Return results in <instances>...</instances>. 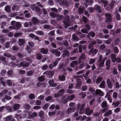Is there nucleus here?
Listing matches in <instances>:
<instances>
[{"label":"nucleus","mask_w":121,"mask_h":121,"mask_svg":"<svg viewBox=\"0 0 121 121\" xmlns=\"http://www.w3.org/2000/svg\"><path fill=\"white\" fill-rule=\"evenodd\" d=\"M100 2L103 4L106 10L111 11L113 9L115 3V1L114 0H112L110 4H108V1L106 0H100Z\"/></svg>","instance_id":"f257e3e1"},{"label":"nucleus","mask_w":121,"mask_h":121,"mask_svg":"<svg viewBox=\"0 0 121 121\" xmlns=\"http://www.w3.org/2000/svg\"><path fill=\"white\" fill-rule=\"evenodd\" d=\"M105 16L106 23L107 24H111L112 22L111 15L109 13H106L105 14Z\"/></svg>","instance_id":"f03ea898"},{"label":"nucleus","mask_w":121,"mask_h":121,"mask_svg":"<svg viewBox=\"0 0 121 121\" xmlns=\"http://www.w3.org/2000/svg\"><path fill=\"white\" fill-rule=\"evenodd\" d=\"M70 22L71 20L69 19V15L66 16L65 18L63 21V22L65 26H70Z\"/></svg>","instance_id":"7ed1b4c3"},{"label":"nucleus","mask_w":121,"mask_h":121,"mask_svg":"<svg viewBox=\"0 0 121 121\" xmlns=\"http://www.w3.org/2000/svg\"><path fill=\"white\" fill-rule=\"evenodd\" d=\"M29 62H26L25 61H23L21 62L19 64H17V65L19 66V67H27L29 66Z\"/></svg>","instance_id":"20e7f679"},{"label":"nucleus","mask_w":121,"mask_h":121,"mask_svg":"<svg viewBox=\"0 0 121 121\" xmlns=\"http://www.w3.org/2000/svg\"><path fill=\"white\" fill-rule=\"evenodd\" d=\"M86 58V56L84 53L82 54L80 56L78 60L79 64H80L84 62Z\"/></svg>","instance_id":"39448f33"},{"label":"nucleus","mask_w":121,"mask_h":121,"mask_svg":"<svg viewBox=\"0 0 121 121\" xmlns=\"http://www.w3.org/2000/svg\"><path fill=\"white\" fill-rule=\"evenodd\" d=\"M58 2L61 5H64L66 7L69 6V4L67 1L64 0H58Z\"/></svg>","instance_id":"423d86ee"},{"label":"nucleus","mask_w":121,"mask_h":121,"mask_svg":"<svg viewBox=\"0 0 121 121\" xmlns=\"http://www.w3.org/2000/svg\"><path fill=\"white\" fill-rule=\"evenodd\" d=\"M55 73L54 71H46L44 72L43 74H45L48 77H52L53 76Z\"/></svg>","instance_id":"0eeeda50"},{"label":"nucleus","mask_w":121,"mask_h":121,"mask_svg":"<svg viewBox=\"0 0 121 121\" xmlns=\"http://www.w3.org/2000/svg\"><path fill=\"white\" fill-rule=\"evenodd\" d=\"M94 8L96 11L98 13H101L102 12V10L101 9V7L97 4H95L94 6Z\"/></svg>","instance_id":"6e6552de"},{"label":"nucleus","mask_w":121,"mask_h":121,"mask_svg":"<svg viewBox=\"0 0 121 121\" xmlns=\"http://www.w3.org/2000/svg\"><path fill=\"white\" fill-rule=\"evenodd\" d=\"M25 113H27V114L28 115L29 118H33L34 117L36 116L37 115L36 112H34L32 114H31L30 112L28 111H25Z\"/></svg>","instance_id":"1a4fd4ad"},{"label":"nucleus","mask_w":121,"mask_h":121,"mask_svg":"<svg viewBox=\"0 0 121 121\" xmlns=\"http://www.w3.org/2000/svg\"><path fill=\"white\" fill-rule=\"evenodd\" d=\"M93 112L92 110H90V108H86L85 111V114L88 116H90Z\"/></svg>","instance_id":"9d476101"},{"label":"nucleus","mask_w":121,"mask_h":121,"mask_svg":"<svg viewBox=\"0 0 121 121\" xmlns=\"http://www.w3.org/2000/svg\"><path fill=\"white\" fill-rule=\"evenodd\" d=\"M95 35V34L92 31H90L89 33L87 36V39H90L91 37L94 38Z\"/></svg>","instance_id":"9b49d317"},{"label":"nucleus","mask_w":121,"mask_h":121,"mask_svg":"<svg viewBox=\"0 0 121 121\" xmlns=\"http://www.w3.org/2000/svg\"><path fill=\"white\" fill-rule=\"evenodd\" d=\"M105 65L106 67L105 68L106 69L109 70L111 67L110 60L108 59L106 60L105 62Z\"/></svg>","instance_id":"f8f14e48"},{"label":"nucleus","mask_w":121,"mask_h":121,"mask_svg":"<svg viewBox=\"0 0 121 121\" xmlns=\"http://www.w3.org/2000/svg\"><path fill=\"white\" fill-rule=\"evenodd\" d=\"M48 83L50 86L54 87L57 86L56 83H55L54 81L53 80H49Z\"/></svg>","instance_id":"ddd939ff"},{"label":"nucleus","mask_w":121,"mask_h":121,"mask_svg":"<svg viewBox=\"0 0 121 121\" xmlns=\"http://www.w3.org/2000/svg\"><path fill=\"white\" fill-rule=\"evenodd\" d=\"M85 2H84V4L85 7L86 8L88 5H91L94 2L93 0H85Z\"/></svg>","instance_id":"4468645a"},{"label":"nucleus","mask_w":121,"mask_h":121,"mask_svg":"<svg viewBox=\"0 0 121 121\" xmlns=\"http://www.w3.org/2000/svg\"><path fill=\"white\" fill-rule=\"evenodd\" d=\"M49 50L48 48H42L40 49V52L42 54H46L48 52Z\"/></svg>","instance_id":"2eb2a0df"},{"label":"nucleus","mask_w":121,"mask_h":121,"mask_svg":"<svg viewBox=\"0 0 121 121\" xmlns=\"http://www.w3.org/2000/svg\"><path fill=\"white\" fill-rule=\"evenodd\" d=\"M52 53L54 54L56 56L58 57L61 54L60 52L58 51L57 49H53L52 51Z\"/></svg>","instance_id":"dca6fc26"},{"label":"nucleus","mask_w":121,"mask_h":121,"mask_svg":"<svg viewBox=\"0 0 121 121\" xmlns=\"http://www.w3.org/2000/svg\"><path fill=\"white\" fill-rule=\"evenodd\" d=\"M106 82L108 88L109 89H111L113 86V85L110 79L108 78Z\"/></svg>","instance_id":"f3484780"},{"label":"nucleus","mask_w":121,"mask_h":121,"mask_svg":"<svg viewBox=\"0 0 121 121\" xmlns=\"http://www.w3.org/2000/svg\"><path fill=\"white\" fill-rule=\"evenodd\" d=\"M98 51V50L96 49L94 50L93 48H92L89 51V54L90 55H94L97 53Z\"/></svg>","instance_id":"a211bd4d"},{"label":"nucleus","mask_w":121,"mask_h":121,"mask_svg":"<svg viewBox=\"0 0 121 121\" xmlns=\"http://www.w3.org/2000/svg\"><path fill=\"white\" fill-rule=\"evenodd\" d=\"M85 10V8L82 6H80L78 9V12L79 14L81 15L83 13L84 10Z\"/></svg>","instance_id":"6ab92c4d"},{"label":"nucleus","mask_w":121,"mask_h":121,"mask_svg":"<svg viewBox=\"0 0 121 121\" xmlns=\"http://www.w3.org/2000/svg\"><path fill=\"white\" fill-rule=\"evenodd\" d=\"M63 53L62 54V57L65 58L66 57L68 56L69 55V51L67 50H65L63 51Z\"/></svg>","instance_id":"aec40b11"},{"label":"nucleus","mask_w":121,"mask_h":121,"mask_svg":"<svg viewBox=\"0 0 121 121\" xmlns=\"http://www.w3.org/2000/svg\"><path fill=\"white\" fill-rule=\"evenodd\" d=\"M31 21L34 25L38 24L39 22V21L38 19L35 17H33L31 19Z\"/></svg>","instance_id":"412c9836"},{"label":"nucleus","mask_w":121,"mask_h":121,"mask_svg":"<svg viewBox=\"0 0 121 121\" xmlns=\"http://www.w3.org/2000/svg\"><path fill=\"white\" fill-rule=\"evenodd\" d=\"M68 100L67 97H66L65 96H64L61 98V101L63 104L66 103Z\"/></svg>","instance_id":"4be33fe9"},{"label":"nucleus","mask_w":121,"mask_h":121,"mask_svg":"<svg viewBox=\"0 0 121 121\" xmlns=\"http://www.w3.org/2000/svg\"><path fill=\"white\" fill-rule=\"evenodd\" d=\"M18 41V44L20 46H23L25 43V39H19Z\"/></svg>","instance_id":"5701e85b"},{"label":"nucleus","mask_w":121,"mask_h":121,"mask_svg":"<svg viewBox=\"0 0 121 121\" xmlns=\"http://www.w3.org/2000/svg\"><path fill=\"white\" fill-rule=\"evenodd\" d=\"M95 94L96 95H99L100 96H103L104 95V93L99 89H97L95 91Z\"/></svg>","instance_id":"b1692460"},{"label":"nucleus","mask_w":121,"mask_h":121,"mask_svg":"<svg viewBox=\"0 0 121 121\" xmlns=\"http://www.w3.org/2000/svg\"><path fill=\"white\" fill-rule=\"evenodd\" d=\"M75 110V108H68L67 110V114H70L72 112H74Z\"/></svg>","instance_id":"393cba45"},{"label":"nucleus","mask_w":121,"mask_h":121,"mask_svg":"<svg viewBox=\"0 0 121 121\" xmlns=\"http://www.w3.org/2000/svg\"><path fill=\"white\" fill-rule=\"evenodd\" d=\"M78 64V61L75 60L72 61L70 64V66L72 68H74L75 65H77Z\"/></svg>","instance_id":"a878e982"},{"label":"nucleus","mask_w":121,"mask_h":121,"mask_svg":"<svg viewBox=\"0 0 121 121\" xmlns=\"http://www.w3.org/2000/svg\"><path fill=\"white\" fill-rule=\"evenodd\" d=\"M5 11L7 12H10L11 11V7L9 5H7L4 8Z\"/></svg>","instance_id":"bb28decb"},{"label":"nucleus","mask_w":121,"mask_h":121,"mask_svg":"<svg viewBox=\"0 0 121 121\" xmlns=\"http://www.w3.org/2000/svg\"><path fill=\"white\" fill-rule=\"evenodd\" d=\"M112 114V111L110 110L107 111L104 114V117H108Z\"/></svg>","instance_id":"cd10ccee"},{"label":"nucleus","mask_w":121,"mask_h":121,"mask_svg":"<svg viewBox=\"0 0 121 121\" xmlns=\"http://www.w3.org/2000/svg\"><path fill=\"white\" fill-rule=\"evenodd\" d=\"M21 24L19 22H16L15 25L14 26L15 27L14 29L17 30H19L21 27Z\"/></svg>","instance_id":"c85d7f7f"},{"label":"nucleus","mask_w":121,"mask_h":121,"mask_svg":"<svg viewBox=\"0 0 121 121\" xmlns=\"http://www.w3.org/2000/svg\"><path fill=\"white\" fill-rule=\"evenodd\" d=\"M102 77H98L96 79L95 83L96 84H99L103 79Z\"/></svg>","instance_id":"c756f323"},{"label":"nucleus","mask_w":121,"mask_h":121,"mask_svg":"<svg viewBox=\"0 0 121 121\" xmlns=\"http://www.w3.org/2000/svg\"><path fill=\"white\" fill-rule=\"evenodd\" d=\"M56 17V20L58 21H60L64 19V17L61 15L57 14Z\"/></svg>","instance_id":"7c9ffc66"},{"label":"nucleus","mask_w":121,"mask_h":121,"mask_svg":"<svg viewBox=\"0 0 121 121\" xmlns=\"http://www.w3.org/2000/svg\"><path fill=\"white\" fill-rule=\"evenodd\" d=\"M23 107L24 109L26 110H29L31 108L29 104L26 103L24 104Z\"/></svg>","instance_id":"2f4dec72"},{"label":"nucleus","mask_w":121,"mask_h":121,"mask_svg":"<svg viewBox=\"0 0 121 121\" xmlns=\"http://www.w3.org/2000/svg\"><path fill=\"white\" fill-rule=\"evenodd\" d=\"M20 105L18 104H16L13 106V109L14 110L18 109L20 108Z\"/></svg>","instance_id":"473e14b6"},{"label":"nucleus","mask_w":121,"mask_h":121,"mask_svg":"<svg viewBox=\"0 0 121 121\" xmlns=\"http://www.w3.org/2000/svg\"><path fill=\"white\" fill-rule=\"evenodd\" d=\"M35 56H36L37 59L38 60H40L42 58V55L40 53H38L36 54Z\"/></svg>","instance_id":"72a5a7b5"},{"label":"nucleus","mask_w":121,"mask_h":121,"mask_svg":"<svg viewBox=\"0 0 121 121\" xmlns=\"http://www.w3.org/2000/svg\"><path fill=\"white\" fill-rule=\"evenodd\" d=\"M59 80L62 81H64L66 79V77L64 75H62V76H60L59 77Z\"/></svg>","instance_id":"f704fd0d"},{"label":"nucleus","mask_w":121,"mask_h":121,"mask_svg":"<svg viewBox=\"0 0 121 121\" xmlns=\"http://www.w3.org/2000/svg\"><path fill=\"white\" fill-rule=\"evenodd\" d=\"M105 82L104 81H102L99 85V87L102 88H104L105 87Z\"/></svg>","instance_id":"c9c22d12"},{"label":"nucleus","mask_w":121,"mask_h":121,"mask_svg":"<svg viewBox=\"0 0 121 121\" xmlns=\"http://www.w3.org/2000/svg\"><path fill=\"white\" fill-rule=\"evenodd\" d=\"M44 112L43 111H41L39 113V115L40 117L41 118H43L44 117Z\"/></svg>","instance_id":"e433bc0d"},{"label":"nucleus","mask_w":121,"mask_h":121,"mask_svg":"<svg viewBox=\"0 0 121 121\" xmlns=\"http://www.w3.org/2000/svg\"><path fill=\"white\" fill-rule=\"evenodd\" d=\"M82 19L83 22L85 24H86L88 22V19L87 17L85 16L82 17Z\"/></svg>","instance_id":"4c0bfd02"},{"label":"nucleus","mask_w":121,"mask_h":121,"mask_svg":"<svg viewBox=\"0 0 121 121\" xmlns=\"http://www.w3.org/2000/svg\"><path fill=\"white\" fill-rule=\"evenodd\" d=\"M57 14L54 12H52L49 13L50 16L52 18L56 17Z\"/></svg>","instance_id":"58836bf2"},{"label":"nucleus","mask_w":121,"mask_h":121,"mask_svg":"<svg viewBox=\"0 0 121 121\" xmlns=\"http://www.w3.org/2000/svg\"><path fill=\"white\" fill-rule=\"evenodd\" d=\"M38 80L39 81L43 82L45 80V79L44 78V76L42 75L39 77Z\"/></svg>","instance_id":"ea45409f"},{"label":"nucleus","mask_w":121,"mask_h":121,"mask_svg":"<svg viewBox=\"0 0 121 121\" xmlns=\"http://www.w3.org/2000/svg\"><path fill=\"white\" fill-rule=\"evenodd\" d=\"M86 65V63L83 62L80 65L78 66L79 68L80 69H82L85 67Z\"/></svg>","instance_id":"a19ab883"},{"label":"nucleus","mask_w":121,"mask_h":121,"mask_svg":"<svg viewBox=\"0 0 121 121\" xmlns=\"http://www.w3.org/2000/svg\"><path fill=\"white\" fill-rule=\"evenodd\" d=\"M75 95L74 94H72L71 95H68L67 96L68 100L71 101L74 98Z\"/></svg>","instance_id":"79ce46f5"},{"label":"nucleus","mask_w":121,"mask_h":121,"mask_svg":"<svg viewBox=\"0 0 121 121\" xmlns=\"http://www.w3.org/2000/svg\"><path fill=\"white\" fill-rule=\"evenodd\" d=\"M86 24L84 25V28L89 32L91 29L90 26L87 23Z\"/></svg>","instance_id":"37998d69"},{"label":"nucleus","mask_w":121,"mask_h":121,"mask_svg":"<svg viewBox=\"0 0 121 121\" xmlns=\"http://www.w3.org/2000/svg\"><path fill=\"white\" fill-rule=\"evenodd\" d=\"M82 82L80 81H78L77 83L76 86V87L77 88H79L81 86Z\"/></svg>","instance_id":"c03bdc74"},{"label":"nucleus","mask_w":121,"mask_h":121,"mask_svg":"<svg viewBox=\"0 0 121 121\" xmlns=\"http://www.w3.org/2000/svg\"><path fill=\"white\" fill-rule=\"evenodd\" d=\"M72 38L73 39L74 41H78V37L76 36L75 34H73L72 36Z\"/></svg>","instance_id":"a18cd8bd"},{"label":"nucleus","mask_w":121,"mask_h":121,"mask_svg":"<svg viewBox=\"0 0 121 121\" xmlns=\"http://www.w3.org/2000/svg\"><path fill=\"white\" fill-rule=\"evenodd\" d=\"M91 72L90 70H87L85 73V74H83V76L85 77V79L87 77L89 74Z\"/></svg>","instance_id":"49530a36"},{"label":"nucleus","mask_w":121,"mask_h":121,"mask_svg":"<svg viewBox=\"0 0 121 121\" xmlns=\"http://www.w3.org/2000/svg\"><path fill=\"white\" fill-rule=\"evenodd\" d=\"M12 115H9L4 118V120L6 121H9L12 118Z\"/></svg>","instance_id":"de8ad7c7"},{"label":"nucleus","mask_w":121,"mask_h":121,"mask_svg":"<svg viewBox=\"0 0 121 121\" xmlns=\"http://www.w3.org/2000/svg\"><path fill=\"white\" fill-rule=\"evenodd\" d=\"M13 70L12 69L9 70L7 72L8 75L9 76H11L13 75Z\"/></svg>","instance_id":"09e8293b"},{"label":"nucleus","mask_w":121,"mask_h":121,"mask_svg":"<svg viewBox=\"0 0 121 121\" xmlns=\"http://www.w3.org/2000/svg\"><path fill=\"white\" fill-rule=\"evenodd\" d=\"M49 105L47 103L45 104L43 107V109L45 110H46L48 108Z\"/></svg>","instance_id":"8fccbe9b"},{"label":"nucleus","mask_w":121,"mask_h":121,"mask_svg":"<svg viewBox=\"0 0 121 121\" xmlns=\"http://www.w3.org/2000/svg\"><path fill=\"white\" fill-rule=\"evenodd\" d=\"M85 108L80 107L79 113V114H82L85 111Z\"/></svg>","instance_id":"3c124183"},{"label":"nucleus","mask_w":121,"mask_h":121,"mask_svg":"<svg viewBox=\"0 0 121 121\" xmlns=\"http://www.w3.org/2000/svg\"><path fill=\"white\" fill-rule=\"evenodd\" d=\"M22 33L21 32L16 33L14 34V36L15 37H17L22 35Z\"/></svg>","instance_id":"603ef678"},{"label":"nucleus","mask_w":121,"mask_h":121,"mask_svg":"<svg viewBox=\"0 0 121 121\" xmlns=\"http://www.w3.org/2000/svg\"><path fill=\"white\" fill-rule=\"evenodd\" d=\"M112 72V73L114 75H117L118 73L117 69L115 67L113 68Z\"/></svg>","instance_id":"864d4df0"},{"label":"nucleus","mask_w":121,"mask_h":121,"mask_svg":"<svg viewBox=\"0 0 121 121\" xmlns=\"http://www.w3.org/2000/svg\"><path fill=\"white\" fill-rule=\"evenodd\" d=\"M120 103L118 101H117L116 102H113L112 105H113L115 107H116L120 104Z\"/></svg>","instance_id":"5fc2aeb1"},{"label":"nucleus","mask_w":121,"mask_h":121,"mask_svg":"<svg viewBox=\"0 0 121 121\" xmlns=\"http://www.w3.org/2000/svg\"><path fill=\"white\" fill-rule=\"evenodd\" d=\"M34 71L31 70L27 72V74L28 76H30L32 75L34 73Z\"/></svg>","instance_id":"6e6d98bb"},{"label":"nucleus","mask_w":121,"mask_h":121,"mask_svg":"<svg viewBox=\"0 0 121 121\" xmlns=\"http://www.w3.org/2000/svg\"><path fill=\"white\" fill-rule=\"evenodd\" d=\"M3 55L4 56L9 58L11 57V55L8 52L4 53L3 54Z\"/></svg>","instance_id":"4d7b16f0"},{"label":"nucleus","mask_w":121,"mask_h":121,"mask_svg":"<svg viewBox=\"0 0 121 121\" xmlns=\"http://www.w3.org/2000/svg\"><path fill=\"white\" fill-rule=\"evenodd\" d=\"M81 31L84 33L87 34L88 33V31L85 28H82L81 30Z\"/></svg>","instance_id":"13d9d810"},{"label":"nucleus","mask_w":121,"mask_h":121,"mask_svg":"<svg viewBox=\"0 0 121 121\" xmlns=\"http://www.w3.org/2000/svg\"><path fill=\"white\" fill-rule=\"evenodd\" d=\"M113 50L114 53L116 54H117L119 52V50L118 48L115 46L113 48Z\"/></svg>","instance_id":"bf43d9fd"},{"label":"nucleus","mask_w":121,"mask_h":121,"mask_svg":"<svg viewBox=\"0 0 121 121\" xmlns=\"http://www.w3.org/2000/svg\"><path fill=\"white\" fill-rule=\"evenodd\" d=\"M6 82L8 86H11L12 84V82L10 80H8L6 81Z\"/></svg>","instance_id":"052dcab7"},{"label":"nucleus","mask_w":121,"mask_h":121,"mask_svg":"<svg viewBox=\"0 0 121 121\" xmlns=\"http://www.w3.org/2000/svg\"><path fill=\"white\" fill-rule=\"evenodd\" d=\"M26 111V110L24 111V113L25 114H23L22 113L21 114V115H23V117L24 118L27 117V118H29V116L27 114H28L27 113H25V111Z\"/></svg>","instance_id":"680f3d73"},{"label":"nucleus","mask_w":121,"mask_h":121,"mask_svg":"<svg viewBox=\"0 0 121 121\" xmlns=\"http://www.w3.org/2000/svg\"><path fill=\"white\" fill-rule=\"evenodd\" d=\"M29 98L30 99H33L35 98V95L33 94H30L29 96Z\"/></svg>","instance_id":"e2e57ef3"},{"label":"nucleus","mask_w":121,"mask_h":121,"mask_svg":"<svg viewBox=\"0 0 121 121\" xmlns=\"http://www.w3.org/2000/svg\"><path fill=\"white\" fill-rule=\"evenodd\" d=\"M107 103L105 101H103L101 104L102 107L103 108H104L107 107Z\"/></svg>","instance_id":"0e129e2a"},{"label":"nucleus","mask_w":121,"mask_h":121,"mask_svg":"<svg viewBox=\"0 0 121 121\" xmlns=\"http://www.w3.org/2000/svg\"><path fill=\"white\" fill-rule=\"evenodd\" d=\"M26 48L28 52L30 53L31 52V49L29 46L27 45Z\"/></svg>","instance_id":"69168bd1"},{"label":"nucleus","mask_w":121,"mask_h":121,"mask_svg":"<svg viewBox=\"0 0 121 121\" xmlns=\"http://www.w3.org/2000/svg\"><path fill=\"white\" fill-rule=\"evenodd\" d=\"M116 19L117 21H119L121 19L120 15L119 13H117Z\"/></svg>","instance_id":"338daca9"},{"label":"nucleus","mask_w":121,"mask_h":121,"mask_svg":"<svg viewBox=\"0 0 121 121\" xmlns=\"http://www.w3.org/2000/svg\"><path fill=\"white\" fill-rule=\"evenodd\" d=\"M82 89L83 91H86L88 89V87L86 85H84L82 86Z\"/></svg>","instance_id":"774afa93"}]
</instances>
